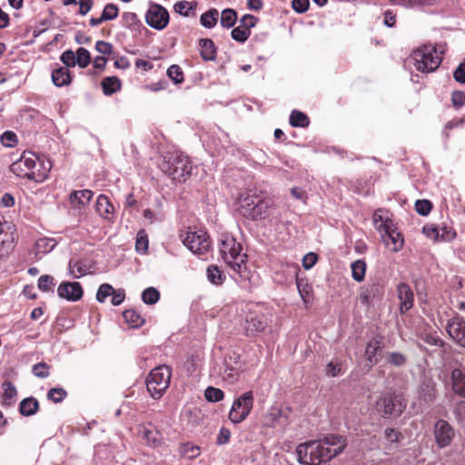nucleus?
<instances>
[{
	"instance_id": "obj_1",
	"label": "nucleus",
	"mask_w": 465,
	"mask_h": 465,
	"mask_svg": "<svg viewBox=\"0 0 465 465\" xmlns=\"http://www.w3.org/2000/svg\"><path fill=\"white\" fill-rule=\"evenodd\" d=\"M347 446L345 437L328 434L322 439L301 443L296 448L298 461L303 465H320L341 454Z\"/></svg>"
},
{
	"instance_id": "obj_2",
	"label": "nucleus",
	"mask_w": 465,
	"mask_h": 465,
	"mask_svg": "<svg viewBox=\"0 0 465 465\" xmlns=\"http://www.w3.org/2000/svg\"><path fill=\"white\" fill-rule=\"evenodd\" d=\"M274 206V201L262 191L249 190L239 198L240 213L253 221L269 217Z\"/></svg>"
},
{
	"instance_id": "obj_3",
	"label": "nucleus",
	"mask_w": 465,
	"mask_h": 465,
	"mask_svg": "<svg viewBox=\"0 0 465 465\" xmlns=\"http://www.w3.org/2000/svg\"><path fill=\"white\" fill-rule=\"evenodd\" d=\"M48 165L45 167L34 153L25 152L20 159L11 164L10 170L18 177L43 182L51 167L50 163Z\"/></svg>"
},
{
	"instance_id": "obj_4",
	"label": "nucleus",
	"mask_w": 465,
	"mask_h": 465,
	"mask_svg": "<svg viewBox=\"0 0 465 465\" xmlns=\"http://www.w3.org/2000/svg\"><path fill=\"white\" fill-rule=\"evenodd\" d=\"M219 249L223 260L242 277H246L247 255L242 252V244L232 235L223 234Z\"/></svg>"
},
{
	"instance_id": "obj_5",
	"label": "nucleus",
	"mask_w": 465,
	"mask_h": 465,
	"mask_svg": "<svg viewBox=\"0 0 465 465\" xmlns=\"http://www.w3.org/2000/svg\"><path fill=\"white\" fill-rule=\"evenodd\" d=\"M160 169L172 180L181 182L190 175L192 165L187 156L178 151L167 152L160 163Z\"/></svg>"
},
{
	"instance_id": "obj_6",
	"label": "nucleus",
	"mask_w": 465,
	"mask_h": 465,
	"mask_svg": "<svg viewBox=\"0 0 465 465\" xmlns=\"http://www.w3.org/2000/svg\"><path fill=\"white\" fill-rule=\"evenodd\" d=\"M415 68L422 73L435 71L440 64L442 56L435 46L425 45L416 49L412 54Z\"/></svg>"
},
{
	"instance_id": "obj_7",
	"label": "nucleus",
	"mask_w": 465,
	"mask_h": 465,
	"mask_svg": "<svg viewBox=\"0 0 465 465\" xmlns=\"http://www.w3.org/2000/svg\"><path fill=\"white\" fill-rule=\"evenodd\" d=\"M171 376V368L164 364L151 371L146 379V387L153 399H160L164 394L170 385Z\"/></svg>"
},
{
	"instance_id": "obj_8",
	"label": "nucleus",
	"mask_w": 465,
	"mask_h": 465,
	"mask_svg": "<svg viewBox=\"0 0 465 465\" xmlns=\"http://www.w3.org/2000/svg\"><path fill=\"white\" fill-rule=\"evenodd\" d=\"M183 244L194 254L203 255L210 251L211 239L203 230H189L181 235Z\"/></svg>"
},
{
	"instance_id": "obj_9",
	"label": "nucleus",
	"mask_w": 465,
	"mask_h": 465,
	"mask_svg": "<svg viewBox=\"0 0 465 465\" xmlns=\"http://www.w3.org/2000/svg\"><path fill=\"white\" fill-rule=\"evenodd\" d=\"M253 401V393L251 391L235 399L229 412V420L233 423L244 420L252 411Z\"/></svg>"
},
{
	"instance_id": "obj_10",
	"label": "nucleus",
	"mask_w": 465,
	"mask_h": 465,
	"mask_svg": "<svg viewBox=\"0 0 465 465\" xmlns=\"http://www.w3.org/2000/svg\"><path fill=\"white\" fill-rule=\"evenodd\" d=\"M406 408V401L401 394H386L377 402L378 411L384 416H400Z\"/></svg>"
},
{
	"instance_id": "obj_11",
	"label": "nucleus",
	"mask_w": 465,
	"mask_h": 465,
	"mask_svg": "<svg viewBox=\"0 0 465 465\" xmlns=\"http://www.w3.org/2000/svg\"><path fill=\"white\" fill-rule=\"evenodd\" d=\"M145 21L152 28L163 30L169 23V13L163 6L153 4L145 14Z\"/></svg>"
},
{
	"instance_id": "obj_12",
	"label": "nucleus",
	"mask_w": 465,
	"mask_h": 465,
	"mask_svg": "<svg viewBox=\"0 0 465 465\" xmlns=\"http://www.w3.org/2000/svg\"><path fill=\"white\" fill-rule=\"evenodd\" d=\"M433 433L435 441L440 448L449 446L455 436L454 429L445 420H439L435 422Z\"/></svg>"
},
{
	"instance_id": "obj_13",
	"label": "nucleus",
	"mask_w": 465,
	"mask_h": 465,
	"mask_svg": "<svg viewBox=\"0 0 465 465\" xmlns=\"http://www.w3.org/2000/svg\"><path fill=\"white\" fill-rule=\"evenodd\" d=\"M447 331L458 344L465 347V320L463 318L456 316L449 320Z\"/></svg>"
},
{
	"instance_id": "obj_14",
	"label": "nucleus",
	"mask_w": 465,
	"mask_h": 465,
	"mask_svg": "<svg viewBox=\"0 0 465 465\" xmlns=\"http://www.w3.org/2000/svg\"><path fill=\"white\" fill-rule=\"evenodd\" d=\"M57 294L60 298L76 302L83 296V288L77 282H63L57 288Z\"/></svg>"
},
{
	"instance_id": "obj_15",
	"label": "nucleus",
	"mask_w": 465,
	"mask_h": 465,
	"mask_svg": "<svg viewBox=\"0 0 465 465\" xmlns=\"http://www.w3.org/2000/svg\"><path fill=\"white\" fill-rule=\"evenodd\" d=\"M382 242L386 247L392 252H399L403 246V237L401 233L393 229V226L387 227L381 232Z\"/></svg>"
},
{
	"instance_id": "obj_16",
	"label": "nucleus",
	"mask_w": 465,
	"mask_h": 465,
	"mask_svg": "<svg viewBox=\"0 0 465 465\" xmlns=\"http://www.w3.org/2000/svg\"><path fill=\"white\" fill-rule=\"evenodd\" d=\"M397 296L400 300V311L401 313H405L413 306L414 295L408 284L402 282L398 285Z\"/></svg>"
},
{
	"instance_id": "obj_17",
	"label": "nucleus",
	"mask_w": 465,
	"mask_h": 465,
	"mask_svg": "<svg viewBox=\"0 0 465 465\" xmlns=\"http://www.w3.org/2000/svg\"><path fill=\"white\" fill-rule=\"evenodd\" d=\"M287 268H288V272L290 273V275L292 277H295L298 292H299L302 301L305 303H307L309 302V299H310V296L312 293V287L308 284L306 280L300 279L298 277L300 268L297 264L288 265Z\"/></svg>"
},
{
	"instance_id": "obj_18",
	"label": "nucleus",
	"mask_w": 465,
	"mask_h": 465,
	"mask_svg": "<svg viewBox=\"0 0 465 465\" xmlns=\"http://www.w3.org/2000/svg\"><path fill=\"white\" fill-rule=\"evenodd\" d=\"M94 193L91 190L74 191L70 193L69 202L74 209L82 210L90 203Z\"/></svg>"
},
{
	"instance_id": "obj_19",
	"label": "nucleus",
	"mask_w": 465,
	"mask_h": 465,
	"mask_svg": "<svg viewBox=\"0 0 465 465\" xmlns=\"http://www.w3.org/2000/svg\"><path fill=\"white\" fill-rule=\"evenodd\" d=\"M95 209L97 213L105 220H112L114 214V207L108 197L100 194L96 199Z\"/></svg>"
},
{
	"instance_id": "obj_20",
	"label": "nucleus",
	"mask_w": 465,
	"mask_h": 465,
	"mask_svg": "<svg viewBox=\"0 0 465 465\" xmlns=\"http://www.w3.org/2000/svg\"><path fill=\"white\" fill-rule=\"evenodd\" d=\"M451 382L454 392L465 398V371L454 369L451 372Z\"/></svg>"
},
{
	"instance_id": "obj_21",
	"label": "nucleus",
	"mask_w": 465,
	"mask_h": 465,
	"mask_svg": "<svg viewBox=\"0 0 465 465\" xmlns=\"http://www.w3.org/2000/svg\"><path fill=\"white\" fill-rule=\"evenodd\" d=\"M52 81L54 85L62 87L71 83L69 69L66 67H58L52 72Z\"/></svg>"
},
{
	"instance_id": "obj_22",
	"label": "nucleus",
	"mask_w": 465,
	"mask_h": 465,
	"mask_svg": "<svg viewBox=\"0 0 465 465\" xmlns=\"http://www.w3.org/2000/svg\"><path fill=\"white\" fill-rule=\"evenodd\" d=\"M201 56L203 60L213 61L216 57V48L211 39H200Z\"/></svg>"
},
{
	"instance_id": "obj_23",
	"label": "nucleus",
	"mask_w": 465,
	"mask_h": 465,
	"mask_svg": "<svg viewBox=\"0 0 465 465\" xmlns=\"http://www.w3.org/2000/svg\"><path fill=\"white\" fill-rule=\"evenodd\" d=\"M39 408L38 401L34 397L24 399L19 405L20 413L23 416H32L36 413Z\"/></svg>"
},
{
	"instance_id": "obj_24",
	"label": "nucleus",
	"mask_w": 465,
	"mask_h": 465,
	"mask_svg": "<svg viewBox=\"0 0 465 465\" xmlns=\"http://www.w3.org/2000/svg\"><path fill=\"white\" fill-rule=\"evenodd\" d=\"M285 420L286 418L282 415V412L279 408H272L264 417L263 424L272 428L278 424H282Z\"/></svg>"
},
{
	"instance_id": "obj_25",
	"label": "nucleus",
	"mask_w": 465,
	"mask_h": 465,
	"mask_svg": "<svg viewBox=\"0 0 465 465\" xmlns=\"http://www.w3.org/2000/svg\"><path fill=\"white\" fill-rule=\"evenodd\" d=\"M101 84L105 95H111L121 89V82L116 76L105 77Z\"/></svg>"
},
{
	"instance_id": "obj_26",
	"label": "nucleus",
	"mask_w": 465,
	"mask_h": 465,
	"mask_svg": "<svg viewBox=\"0 0 465 465\" xmlns=\"http://www.w3.org/2000/svg\"><path fill=\"white\" fill-rule=\"evenodd\" d=\"M56 245L54 239L40 238L35 242V248L36 255L50 252Z\"/></svg>"
},
{
	"instance_id": "obj_27",
	"label": "nucleus",
	"mask_w": 465,
	"mask_h": 465,
	"mask_svg": "<svg viewBox=\"0 0 465 465\" xmlns=\"http://www.w3.org/2000/svg\"><path fill=\"white\" fill-rule=\"evenodd\" d=\"M123 316L125 322L129 323L133 328L140 327L144 322V320L141 314L133 309L125 310L123 313Z\"/></svg>"
},
{
	"instance_id": "obj_28",
	"label": "nucleus",
	"mask_w": 465,
	"mask_h": 465,
	"mask_svg": "<svg viewBox=\"0 0 465 465\" xmlns=\"http://www.w3.org/2000/svg\"><path fill=\"white\" fill-rule=\"evenodd\" d=\"M122 21L124 27L136 31L142 25L137 15L133 12H125L122 15Z\"/></svg>"
},
{
	"instance_id": "obj_29",
	"label": "nucleus",
	"mask_w": 465,
	"mask_h": 465,
	"mask_svg": "<svg viewBox=\"0 0 465 465\" xmlns=\"http://www.w3.org/2000/svg\"><path fill=\"white\" fill-rule=\"evenodd\" d=\"M219 12L216 9H210L200 17L201 25L206 28H213L218 21Z\"/></svg>"
},
{
	"instance_id": "obj_30",
	"label": "nucleus",
	"mask_w": 465,
	"mask_h": 465,
	"mask_svg": "<svg viewBox=\"0 0 465 465\" xmlns=\"http://www.w3.org/2000/svg\"><path fill=\"white\" fill-rule=\"evenodd\" d=\"M373 223L380 232L385 231L387 227L393 226L392 222L387 217H384L382 210H378L374 213Z\"/></svg>"
},
{
	"instance_id": "obj_31",
	"label": "nucleus",
	"mask_w": 465,
	"mask_h": 465,
	"mask_svg": "<svg viewBox=\"0 0 465 465\" xmlns=\"http://www.w3.org/2000/svg\"><path fill=\"white\" fill-rule=\"evenodd\" d=\"M290 124L293 127H306L310 121L308 116L298 110H293L290 115Z\"/></svg>"
},
{
	"instance_id": "obj_32",
	"label": "nucleus",
	"mask_w": 465,
	"mask_h": 465,
	"mask_svg": "<svg viewBox=\"0 0 465 465\" xmlns=\"http://www.w3.org/2000/svg\"><path fill=\"white\" fill-rule=\"evenodd\" d=\"M352 278L356 282H362L366 273V263L362 260H357L351 265Z\"/></svg>"
},
{
	"instance_id": "obj_33",
	"label": "nucleus",
	"mask_w": 465,
	"mask_h": 465,
	"mask_svg": "<svg viewBox=\"0 0 465 465\" xmlns=\"http://www.w3.org/2000/svg\"><path fill=\"white\" fill-rule=\"evenodd\" d=\"M345 372L341 360L334 359L331 361L325 368V374L329 377H336Z\"/></svg>"
},
{
	"instance_id": "obj_34",
	"label": "nucleus",
	"mask_w": 465,
	"mask_h": 465,
	"mask_svg": "<svg viewBox=\"0 0 465 465\" xmlns=\"http://www.w3.org/2000/svg\"><path fill=\"white\" fill-rule=\"evenodd\" d=\"M69 270L71 274L74 278H80L86 274L89 271V268L86 266L84 262L83 261H70L69 262Z\"/></svg>"
},
{
	"instance_id": "obj_35",
	"label": "nucleus",
	"mask_w": 465,
	"mask_h": 465,
	"mask_svg": "<svg viewBox=\"0 0 465 465\" xmlns=\"http://www.w3.org/2000/svg\"><path fill=\"white\" fill-rule=\"evenodd\" d=\"M381 350L380 342L378 341H371L365 349V356L367 360L374 364L378 362L377 352Z\"/></svg>"
},
{
	"instance_id": "obj_36",
	"label": "nucleus",
	"mask_w": 465,
	"mask_h": 465,
	"mask_svg": "<svg viewBox=\"0 0 465 465\" xmlns=\"http://www.w3.org/2000/svg\"><path fill=\"white\" fill-rule=\"evenodd\" d=\"M237 20V13L233 9H224L221 14V25L223 27L231 28Z\"/></svg>"
},
{
	"instance_id": "obj_37",
	"label": "nucleus",
	"mask_w": 465,
	"mask_h": 465,
	"mask_svg": "<svg viewBox=\"0 0 465 465\" xmlns=\"http://www.w3.org/2000/svg\"><path fill=\"white\" fill-rule=\"evenodd\" d=\"M207 277L208 280L215 285L222 284L225 279L223 272H221L217 266L213 265L208 267Z\"/></svg>"
},
{
	"instance_id": "obj_38",
	"label": "nucleus",
	"mask_w": 465,
	"mask_h": 465,
	"mask_svg": "<svg viewBox=\"0 0 465 465\" xmlns=\"http://www.w3.org/2000/svg\"><path fill=\"white\" fill-rule=\"evenodd\" d=\"M75 61H76V64H78L79 67H81V68L87 67L89 65V64L91 63V56H90V53L88 52V50H86L84 47H79L75 53Z\"/></svg>"
},
{
	"instance_id": "obj_39",
	"label": "nucleus",
	"mask_w": 465,
	"mask_h": 465,
	"mask_svg": "<svg viewBox=\"0 0 465 465\" xmlns=\"http://www.w3.org/2000/svg\"><path fill=\"white\" fill-rule=\"evenodd\" d=\"M391 2L401 5L406 7H413L416 5H427L431 6L436 5L439 0H390Z\"/></svg>"
},
{
	"instance_id": "obj_40",
	"label": "nucleus",
	"mask_w": 465,
	"mask_h": 465,
	"mask_svg": "<svg viewBox=\"0 0 465 465\" xmlns=\"http://www.w3.org/2000/svg\"><path fill=\"white\" fill-rule=\"evenodd\" d=\"M160 299V292L153 287L146 288L142 293V300L146 304H154Z\"/></svg>"
},
{
	"instance_id": "obj_41",
	"label": "nucleus",
	"mask_w": 465,
	"mask_h": 465,
	"mask_svg": "<svg viewBox=\"0 0 465 465\" xmlns=\"http://www.w3.org/2000/svg\"><path fill=\"white\" fill-rule=\"evenodd\" d=\"M239 367L230 366L227 361L224 362V370L223 372V378L224 381L232 383L238 379Z\"/></svg>"
},
{
	"instance_id": "obj_42",
	"label": "nucleus",
	"mask_w": 465,
	"mask_h": 465,
	"mask_svg": "<svg viewBox=\"0 0 465 465\" xmlns=\"http://www.w3.org/2000/svg\"><path fill=\"white\" fill-rule=\"evenodd\" d=\"M204 397L210 402H217L223 399L224 393L221 389L209 386L204 391Z\"/></svg>"
},
{
	"instance_id": "obj_43",
	"label": "nucleus",
	"mask_w": 465,
	"mask_h": 465,
	"mask_svg": "<svg viewBox=\"0 0 465 465\" xmlns=\"http://www.w3.org/2000/svg\"><path fill=\"white\" fill-rule=\"evenodd\" d=\"M379 286L374 284L371 286L370 289H366L361 292L359 294V301L361 304L369 306L371 302V298L375 295V292H378Z\"/></svg>"
},
{
	"instance_id": "obj_44",
	"label": "nucleus",
	"mask_w": 465,
	"mask_h": 465,
	"mask_svg": "<svg viewBox=\"0 0 465 465\" xmlns=\"http://www.w3.org/2000/svg\"><path fill=\"white\" fill-rule=\"evenodd\" d=\"M118 14L119 9L116 5L107 4L102 12V20H104V22L114 20L118 16Z\"/></svg>"
},
{
	"instance_id": "obj_45",
	"label": "nucleus",
	"mask_w": 465,
	"mask_h": 465,
	"mask_svg": "<svg viewBox=\"0 0 465 465\" xmlns=\"http://www.w3.org/2000/svg\"><path fill=\"white\" fill-rule=\"evenodd\" d=\"M167 75L176 84L183 82V73L177 64H173L168 68Z\"/></svg>"
},
{
	"instance_id": "obj_46",
	"label": "nucleus",
	"mask_w": 465,
	"mask_h": 465,
	"mask_svg": "<svg viewBox=\"0 0 465 465\" xmlns=\"http://www.w3.org/2000/svg\"><path fill=\"white\" fill-rule=\"evenodd\" d=\"M250 35L251 31L244 29L242 26H237L231 32L232 38L240 43H244L249 38Z\"/></svg>"
},
{
	"instance_id": "obj_47",
	"label": "nucleus",
	"mask_w": 465,
	"mask_h": 465,
	"mask_svg": "<svg viewBox=\"0 0 465 465\" xmlns=\"http://www.w3.org/2000/svg\"><path fill=\"white\" fill-rule=\"evenodd\" d=\"M50 366L45 362H39L33 366V373L37 378L45 379L50 375Z\"/></svg>"
},
{
	"instance_id": "obj_48",
	"label": "nucleus",
	"mask_w": 465,
	"mask_h": 465,
	"mask_svg": "<svg viewBox=\"0 0 465 465\" xmlns=\"http://www.w3.org/2000/svg\"><path fill=\"white\" fill-rule=\"evenodd\" d=\"M246 331H262L265 329V322L258 318H251L246 322Z\"/></svg>"
},
{
	"instance_id": "obj_49",
	"label": "nucleus",
	"mask_w": 465,
	"mask_h": 465,
	"mask_svg": "<svg viewBox=\"0 0 465 465\" xmlns=\"http://www.w3.org/2000/svg\"><path fill=\"white\" fill-rule=\"evenodd\" d=\"M114 288L109 283H103L98 288L96 292V300L99 302H104L105 299L112 294Z\"/></svg>"
},
{
	"instance_id": "obj_50",
	"label": "nucleus",
	"mask_w": 465,
	"mask_h": 465,
	"mask_svg": "<svg viewBox=\"0 0 465 465\" xmlns=\"http://www.w3.org/2000/svg\"><path fill=\"white\" fill-rule=\"evenodd\" d=\"M65 397L66 391L62 388H52L47 393V398L54 403L61 402Z\"/></svg>"
},
{
	"instance_id": "obj_51",
	"label": "nucleus",
	"mask_w": 465,
	"mask_h": 465,
	"mask_svg": "<svg viewBox=\"0 0 465 465\" xmlns=\"http://www.w3.org/2000/svg\"><path fill=\"white\" fill-rule=\"evenodd\" d=\"M432 204L429 200H417L415 203V210L420 215H427L430 213Z\"/></svg>"
},
{
	"instance_id": "obj_52",
	"label": "nucleus",
	"mask_w": 465,
	"mask_h": 465,
	"mask_svg": "<svg viewBox=\"0 0 465 465\" xmlns=\"http://www.w3.org/2000/svg\"><path fill=\"white\" fill-rule=\"evenodd\" d=\"M54 285V278L50 275H42L38 279V288L43 292L52 291Z\"/></svg>"
},
{
	"instance_id": "obj_53",
	"label": "nucleus",
	"mask_w": 465,
	"mask_h": 465,
	"mask_svg": "<svg viewBox=\"0 0 465 465\" xmlns=\"http://www.w3.org/2000/svg\"><path fill=\"white\" fill-rule=\"evenodd\" d=\"M62 63L65 65L64 67H74L76 65L75 54L72 50L64 51L60 57Z\"/></svg>"
},
{
	"instance_id": "obj_54",
	"label": "nucleus",
	"mask_w": 465,
	"mask_h": 465,
	"mask_svg": "<svg viewBox=\"0 0 465 465\" xmlns=\"http://www.w3.org/2000/svg\"><path fill=\"white\" fill-rule=\"evenodd\" d=\"M135 248L137 252H145V251L148 248L147 235L144 233L143 231L139 232L137 234Z\"/></svg>"
},
{
	"instance_id": "obj_55",
	"label": "nucleus",
	"mask_w": 465,
	"mask_h": 465,
	"mask_svg": "<svg viewBox=\"0 0 465 465\" xmlns=\"http://www.w3.org/2000/svg\"><path fill=\"white\" fill-rule=\"evenodd\" d=\"M451 103L455 109H460L465 104V92L454 91L451 94Z\"/></svg>"
},
{
	"instance_id": "obj_56",
	"label": "nucleus",
	"mask_w": 465,
	"mask_h": 465,
	"mask_svg": "<svg viewBox=\"0 0 465 465\" xmlns=\"http://www.w3.org/2000/svg\"><path fill=\"white\" fill-rule=\"evenodd\" d=\"M16 142V134L11 131H6L1 135V143L5 147L15 146Z\"/></svg>"
},
{
	"instance_id": "obj_57",
	"label": "nucleus",
	"mask_w": 465,
	"mask_h": 465,
	"mask_svg": "<svg viewBox=\"0 0 465 465\" xmlns=\"http://www.w3.org/2000/svg\"><path fill=\"white\" fill-rule=\"evenodd\" d=\"M173 9L176 13L183 16H188L189 12L193 9V5L190 2L180 1L174 5Z\"/></svg>"
},
{
	"instance_id": "obj_58",
	"label": "nucleus",
	"mask_w": 465,
	"mask_h": 465,
	"mask_svg": "<svg viewBox=\"0 0 465 465\" xmlns=\"http://www.w3.org/2000/svg\"><path fill=\"white\" fill-rule=\"evenodd\" d=\"M421 393L422 401L427 404L432 402L435 399V389L430 384H427L422 388Z\"/></svg>"
},
{
	"instance_id": "obj_59",
	"label": "nucleus",
	"mask_w": 465,
	"mask_h": 465,
	"mask_svg": "<svg viewBox=\"0 0 465 465\" xmlns=\"http://www.w3.org/2000/svg\"><path fill=\"white\" fill-rule=\"evenodd\" d=\"M420 339L430 345L442 346L443 344V341L432 332H425L421 334Z\"/></svg>"
},
{
	"instance_id": "obj_60",
	"label": "nucleus",
	"mask_w": 465,
	"mask_h": 465,
	"mask_svg": "<svg viewBox=\"0 0 465 465\" xmlns=\"http://www.w3.org/2000/svg\"><path fill=\"white\" fill-rule=\"evenodd\" d=\"M257 21L258 19L252 15H244L240 20V26L250 31L252 27L255 26Z\"/></svg>"
},
{
	"instance_id": "obj_61",
	"label": "nucleus",
	"mask_w": 465,
	"mask_h": 465,
	"mask_svg": "<svg viewBox=\"0 0 465 465\" xmlns=\"http://www.w3.org/2000/svg\"><path fill=\"white\" fill-rule=\"evenodd\" d=\"M143 435L151 446L156 447L160 444V440L157 438V432L144 429Z\"/></svg>"
},
{
	"instance_id": "obj_62",
	"label": "nucleus",
	"mask_w": 465,
	"mask_h": 465,
	"mask_svg": "<svg viewBox=\"0 0 465 465\" xmlns=\"http://www.w3.org/2000/svg\"><path fill=\"white\" fill-rule=\"evenodd\" d=\"M388 361L394 366H402L406 362V357L400 352H391L389 354Z\"/></svg>"
},
{
	"instance_id": "obj_63",
	"label": "nucleus",
	"mask_w": 465,
	"mask_h": 465,
	"mask_svg": "<svg viewBox=\"0 0 465 465\" xmlns=\"http://www.w3.org/2000/svg\"><path fill=\"white\" fill-rule=\"evenodd\" d=\"M455 416L458 420V421L465 425V401H461L457 403L455 410H454Z\"/></svg>"
},
{
	"instance_id": "obj_64",
	"label": "nucleus",
	"mask_w": 465,
	"mask_h": 465,
	"mask_svg": "<svg viewBox=\"0 0 465 465\" xmlns=\"http://www.w3.org/2000/svg\"><path fill=\"white\" fill-rule=\"evenodd\" d=\"M453 77L456 82L465 84V63H461L453 72Z\"/></svg>"
}]
</instances>
